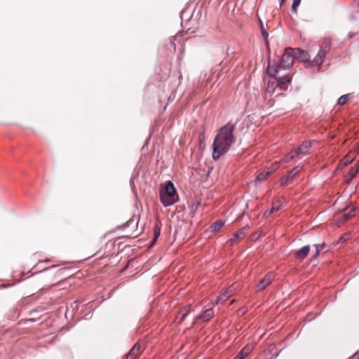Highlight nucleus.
Returning a JSON list of instances; mask_svg holds the SVG:
<instances>
[{"label":"nucleus","instance_id":"1","mask_svg":"<svg viewBox=\"0 0 359 359\" xmlns=\"http://www.w3.org/2000/svg\"><path fill=\"white\" fill-rule=\"evenodd\" d=\"M235 129L236 123L229 121L218 130L212 144V158L215 161L225 154L236 142V138L233 134Z\"/></svg>","mask_w":359,"mask_h":359},{"label":"nucleus","instance_id":"36","mask_svg":"<svg viewBox=\"0 0 359 359\" xmlns=\"http://www.w3.org/2000/svg\"><path fill=\"white\" fill-rule=\"evenodd\" d=\"M155 243H156V241H154V238H153V240L151 241V242L149 244V248H151L155 244Z\"/></svg>","mask_w":359,"mask_h":359},{"label":"nucleus","instance_id":"29","mask_svg":"<svg viewBox=\"0 0 359 359\" xmlns=\"http://www.w3.org/2000/svg\"><path fill=\"white\" fill-rule=\"evenodd\" d=\"M301 0H292V10L296 12L297 8L299 6Z\"/></svg>","mask_w":359,"mask_h":359},{"label":"nucleus","instance_id":"32","mask_svg":"<svg viewBox=\"0 0 359 359\" xmlns=\"http://www.w3.org/2000/svg\"><path fill=\"white\" fill-rule=\"evenodd\" d=\"M210 316L203 315V316H199L198 318L202 319L203 320H205V321H208L210 319Z\"/></svg>","mask_w":359,"mask_h":359},{"label":"nucleus","instance_id":"43","mask_svg":"<svg viewBox=\"0 0 359 359\" xmlns=\"http://www.w3.org/2000/svg\"><path fill=\"white\" fill-rule=\"evenodd\" d=\"M33 312H34V311H33V310H32V311H31L29 312V314H32V313H33Z\"/></svg>","mask_w":359,"mask_h":359},{"label":"nucleus","instance_id":"37","mask_svg":"<svg viewBox=\"0 0 359 359\" xmlns=\"http://www.w3.org/2000/svg\"><path fill=\"white\" fill-rule=\"evenodd\" d=\"M353 4H354L356 6H359V0H354Z\"/></svg>","mask_w":359,"mask_h":359},{"label":"nucleus","instance_id":"3","mask_svg":"<svg viewBox=\"0 0 359 359\" xmlns=\"http://www.w3.org/2000/svg\"><path fill=\"white\" fill-rule=\"evenodd\" d=\"M159 197L164 207L172 205L178 200L176 189L171 181H168L164 190L160 191Z\"/></svg>","mask_w":359,"mask_h":359},{"label":"nucleus","instance_id":"5","mask_svg":"<svg viewBox=\"0 0 359 359\" xmlns=\"http://www.w3.org/2000/svg\"><path fill=\"white\" fill-rule=\"evenodd\" d=\"M128 226H130L131 229H133V231L131 233H128L124 235L123 237H126V238L137 237L138 235L137 233H136L137 229V222H135L134 219H130L125 224L118 226V229L125 228V227H128Z\"/></svg>","mask_w":359,"mask_h":359},{"label":"nucleus","instance_id":"4","mask_svg":"<svg viewBox=\"0 0 359 359\" xmlns=\"http://www.w3.org/2000/svg\"><path fill=\"white\" fill-rule=\"evenodd\" d=\"M271 77L276 80L278 88L281 90H286L288 88V84L292 81V77L289 74H284L282 76H278L276 74V76Z\"/></svg>","mask_w":359,"mask_h":359},{"label":"nucleus","instance_id":"38","mask_svg":"<svg viewBox=\"0 0 359 359\" xmlns=\"http://www.w3.org/2000/svg\"><path fill=\"white\" fill-rule=\"evenodd\" d=\"M279 1V3H280V6H281L284 2L285 1V0H278Z\"/></svg>","mask_w":359,"mask_h":359},{"label":"nucleus","instance_id":"33","mask_svg":"<svg viewBox=\"0 0 359 359\" xmlns=\"http://www.w3.org/2000/svg\"><path fill=\"white\" fill-rule=\"evenodd\" d=\"M348 359H359V351L348 358Z\"/></svg>","mask_w":359,"mask_h":359},{"label":"nucleus","instance_id":"6","mask_svg":"<svg viewBox=\"0 0 359 359\" xmlns=\"http://www.w3.org/2000/svg\"><path fill=\"white\" fill-rule=\"evenodd\" d=\"M294 52L293 53L294 59L299 60L300 62H306L310 60V55L307 51L302 50L300 48H293Z\"/></svg>","mask_w":359,"mask_h":359},{"label":"nucleus","instance_id":"40","mask_svg":"<svg viewBox=\"0 0 359 359\" xmlns=\"http://www.w3.org/2000/svg\"><path fill=\"white\" fill-rule=\"evenodd\" d=\"M208 312V310H205V311L201 312V314H207Z\"/></svg>","mask_w":359,"mask_h":359},{"label":"nucleus","instance_id":"11","mask_svg":"<svg viewBox=\"0 0 359 359\" xmlns=\"http://www.w3.org/2000/svg\"><path fill=\"white\" fill-rule=\"evenodd\" d=\"M271 283V279L269 276H266L264 278L259 280V282L256 285V289L257 291L263 290L266 286L270 285Z\"/></svg>","mask_w":359,"mask_h":359},{"label":"nucleus","instance_id":"39","mask_svg":"<svg viewBox=\"0 0 359 359\" xmlns=\"http://www.w3.org/2000/svg\"><path fill=\"white\" fill-rule=\"evenodd\" d=\"M273 212H271V209H270L269 211H266V212H265V215H266L267 214L270 215V214H271V213H273Z\"/></svg>","mask_w":359,"mask_h":359},{"label":"nucleus","instance_id":"25","mask_svg":"<svg viewBox=\"0 0 359 359\" xmlns=\"http://www.w3.org/2000/svg\"><path fill=\"white\" fill-rule=\"evenodd\" d=\"M237 289V287L236 285H235V283L232 284L231 285H230L225 291V292L230 297H231L235 291Z\"/></svg>","mask_w":359,"mask_h":359},{"label":"nucleus","instance_id":"44","mask_svg":"<svg viewBox=\"0 0 359 359\" xmlns=\"http://www.w3.org/2000/svg\"><path fill=\"white\" fill-rule=\"evenodd\" d=\"M184 317H185V315H183L182 318H181V320H182Z\"/></svg>","mask_w":359,"mask_h":359},{"label":"nucleus","instance_id":"18","mask_svg":"<svg viewBox=\"0 0 359 359\" xmlns=\"http://www.w3.org/2000/svg\"><path fill=\"white\" fill-rule=\"evenodd\" d=\"M356 208L351 209L348 212L342 215L341 222L348 221L355 215Z\"/></svg>","mask_w":359,"mask_h":359},{"label":"nucleus","instance_id":"12","mask_svg":"<svg viewBox=\"0 0 359 359\" xmlns=\"http://www.w3.org/2000/svg\"><path fill=\"white\" fill-rule=\"evenodd\" d=\"M311 147V144L309 142H304L298 148L296 149L297 153L299 154H307L309 149Z\"/></svg>","mask_w":359,"mask_h":359},{"label":"nucleus","instance_id":"21","mask_svg":"<svg viewBox=\"0 0 359 359\" xmlns=\"http://www.w3.org/2000/svg\"><path fill=\"white\" fill-rule=\"evenodd\" d=\"M161 224L160 222H158L156 224V226L154 228V238H154V241H156L157 238H158V236L161 233Z\"/></svg>","mask_w":359,"mask_h":359},{"label":"nucleus","instance_id":"17","mask_svg":"<svg viewBox=\"0 0 359 359\" xmlns=\"http://www.w3.org/2000/svg\"><path fill=\"white\" fill-rule=\"evenodd\" d=\"M294 179V177L289 171L285 175H283L280 180V183L282 186L286 185L288 182H291Z\"/></svg>","mask_w":359,"mask_h":359},{"label":"nucleus","instance_id":"24","mask_svg":"<svg viewBox=\"0 0 359 359\" xmlns=\"http://www.w3.org/2000/svg\"><path fill=\"white\" fill-rule=\"evenodd\" d=\"M260 29H261V32H262V35L264 37V39L266 40V43L268 44L269 43V42H268L269 34L266 32V29H265L264 24L261 20H260Z\"/></svg>","mask_w":359,"mask_h":359},{"label":"nucleus","instance_id":"9","mask_svg":"<svg viewBox=\"0 0 359 359\" xmlns=\"http://www.w3.org/2000/svg\"><path fill=\"white\" fill-rule=\"evenodd\" d=\"M326 55H327V51H326L325 48H320L318 54L314 57L313 62L316 65L320 66L323 63L325 58L326 57Z\"/></svg>","mask_w":359,"mask_h":359},{"label":"nucleus","instance_id":"10","mask_svg":"<svg viewBox=\"0 0 359 359\" xmlns=\"http://www.w3.org/2000/svg\"><path fill=\"white\" fill-rule=\"evenodd\" d=\"M248 229H249L248 226H243V228L239 229L236 233H235L233 234V238L229 239L228 242H229L230 243H232L237 239L243 238L245 236Z\"/></svg>","mask_w":359,"mask_h":359},{"label":"nucleus","instance_id":"16","mask_svg":"<svg viewBox=\"0 0 359 359\" xmlns=\"http://www.w3.org/2000/svg\"><path fill=\"white\" fill-rule=\"evenodd\" d=\"M272 173L271 171H263L257 175L255 181L258 182H262Z\"/></svg>","mask_w":359,"mask_h":359},{"label":"nucleus","instance_id":"42","mask_svg":"<svg viewBox=\"0 0 359 359\" xmlns=\"http://www.w3.org/2000/svg\"><path fill=\"white\" fill-rule=\"evenodd\" d=\"M56 266H57L56 265H53V266H51L50 268H55V267H56Z\"/></svg>","mask_w":359,"mask_h":359},{"label":"nucleus","instance_id":"27","mask_svg":"<svg viewBox=\"0 0 359 359\" xmlns=\"http://www.w3.org/2000/svg\"><path fill=\"white\" fill-rule=\"evenodd\" d=\"M301 169H302V167L299 165H297V166L294 167L290 172L292 175V176L294 177L297 175V173H299L300 172Z\"/></svg>","mask_w":359,"mask_h":359},{"label":"nucleus","instance_id":"28","mask_svg":"<svg viewBox=\"0 0 359 359\" xmlns=\"http://www.w3.org/2000/svg\"><path fill=\"white\" fill-rule=\"evenodd\" d=\"M301 169H302V167L299 165H297V166L294 167L290 172L292 175V176L294 177L297 175V173H299L300 172Z\"/></svg>","mask_w":359,"mask_h":359},{"label":"nucleus","instance_id":"7","mask_svg":"<svg viewBox=\"0 0 359 359\" xmlns=\"http://www.w3.org/2000/svg\"><path fill=\"white\" fill-rule=\"evenodd\" d=\"M310 252V246L309 245H304L299 250L296 251L294 252V257L297 259L299 260H304L309 255Z\"/></svg>","mask_w":359,"mask_h":359},{"label":"nucleus","instance_id":"26","mask_svg":"<svg viewBox=\"0 0 359 359\" xmlns=\"http://www.w3.org/2000/svg\"><path fill=\"white\" fill-rule=\"evenodd\" d=\"M299 155V153H297V151L295 149L291 151L287 156H286L288 159H293L294 157Z\"/></svg>","mask_w":359,"mask_h":359},{"label":"nucleus","instance_id":"8","mask_svg":"<svg viewBox=\"0 0 359 359\" xmlns=\"http://www.w3.org/2000/svg\"><path fill=\"white\" fill-rule=\"evenodd\" d=\"M141 353V346L138 342L135 343L126 355V359H136Z\"/></svg>","mask_w":359,"mask_h":359},{"label":"nucleus","instance_id":"23","mask_svg":"<svg viewBox=\"0 0 359 359\" xmlns=\"http://www.w3.org/2000/svg\"><path fill=\"white\" fill-rule=\"evenodd\" d=\"M282 206V202L280 200H277L273 203L272 208H271V212H276L280 209Z\"/></svg>","mask_w":359,"mask_h":359},{"label":"nucleus","instance_id":"15","mask_svg":"<svg viewBox=\"0 0 359 359\" xmlns=\"http://www.w3.org/2000/svg\"><path fill=\"white\" fill-rule=\"evenodd\" d=\"M358 171H359V165H357L356 167L351 168L349 169V171L346 176L347 182H349L350 181H351Z\"/></svg>","mask_w":359,"mask_h":359},{"label":"nucleus","instance_id":"22","mask_svg":"<svg viewBox=\"0 0 359 359\" xmlns=\"http://www.w3.org/2000/svg\"><path fill=\"white\" fill-rule=\"evenodd\" d=\"M350 96H351V94H346V95L341 96L338 99V101H337L338 104H339V105L345 104L348 102Z\"/></svg>","mask_w":359,"mask_h":359},{"label":"nucleus","instance_id":"20","mask_svg":"<svg viewBox=\"0 0 359 359\" xmlns=\"http://www.w3.org/2000/svg\"><path fill=\"white\" fill-rule=\"evenodd\" d=\"M230 297V296H229L226 292L225 291L221 294L219 297H217V299H216V304H222L223 303H224Z\"/></svg>","mask_w":359,"mask_h":359},{"label":"nucleus","instance_id":"30","mask_svg":"<svg viewBox=\"0 0 359 359\" xmlns=\"http://www.w3.org/2000/svg\"><path fill=\"white\" fill-rule=\"evenodd\" d=\"M314 247L316 249L315 251H318V252H320V251L323 250L325 247V243H322L315 244Z\"/></svg>","mask_w":359,"mask_h":359},{"label":"nucleus","instance_id":"35","mask_svg":"<svg viewBox=\"0 0 359 359\" xmlns=\"http://www.w3.org/2000/svg\"><path fill=\"white\" fill-rule=\"evenodd\" d=\"M320 255V252H318V251H315V253L314 255H313V259H316Z\"/></svg>","mask_w":359,"mask_h":359},{"label":"nucleus","instance_id":"31","mask_svg":"<svg viewBox=\"0 0 359 359\" xmlns=\"http://www.w3.org/2000/svg\"><path fill=\"white\" fill-rule=\"evenodd\" d=\"M175 40H176V36H173L170 39V42H169L170 47L173 48L174 50L176 49V45L175 43Z\"/></svg>","mask_w":359,"mask_h":359},{"label":"nucleus","instance_id":"19","mask_svg":"<svg viewBox=\"0 0 359 359\" xmlns=\"http://www.w3.org/2000/svg\"><path fill=\"white\" fill-rule=\"evenodd\" d=\"M250 351V348L245 346L233 359H243L249 354Z\"/></svg>","mask_w":359,"mask_h":359},{"label":"nucleus","instance_id":"41","mask_svg":"<svg viewBox=\"0 0 359 359\" xmlns=\"http://www.w3.org/2000/svg\"><path fill=\"white\" fill-rule=\"evenodd\" d=\"M26 321L27 322H28V321H34V320L33 319H27Z\"/></svg>","mask_w":359,"mask_h":359},{"label":"nucleus","instance_id":"2","mask_svg":"<svg viewBox=\"0 0 359 359\" xmlns=\"http://www.w3.org/2000/svg\"><path fill=\"white\" fill-rule=\"evenodd\" d=\"M294 50L293 48H286L285 52L281 56L280 62L277 65L275 62L269 60L268 67L266 69V73L269 76H276L278 74L280 69H290L294 62Z\"/></svg>","mask_w":359,"mask_h":359},{"label":"nucleus","instance_id":"34","mask_svg":"<svg viewBox=\"0 0 359 359\" xmlns=\"http://www.w3.org/2000/svg\"><path fill=\"white\" fill-rule=\"evenodd\" d=\"M351 161H352V160L346 159V160H343V161L341 163H343V165H348V163L349 162H351Z\"/></svg>","mask_w":359,"mask_h":359},{"label":"nucleus","instance_id":"13","mask_svg":"<svg viewBox=\"0 0 359 359\" xmlns=\"http://www.w3.org/2000/svg\"><path fill=\"white\" fill-rule=\"evenodd\" d=\"M224 225V222L222 219H218L210 225V229L211 232H217Z\"/></svg>","mask_w":359,"mask_h":359},{"label":"nucleus","instance_id":"14","mask_svg":"<svg viewBox=\"0 0 359 359\" xmlns=\"http://www.w3.org/2000/svg\"><path fill=\"white\" fill-rule=\"evenodd\" d=\"M276 88H278L276 81L269 80L266 83V92L272 94L274 93Z\"/></svg>","mask_w":359,"mask_h":359}]
</instances>
